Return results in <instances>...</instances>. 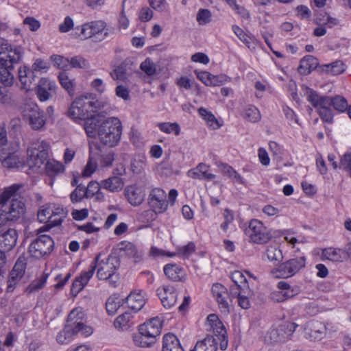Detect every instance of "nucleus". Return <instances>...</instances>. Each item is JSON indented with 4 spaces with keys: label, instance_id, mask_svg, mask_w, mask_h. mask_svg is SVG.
Masks as SVG:
<instances>
[{
    "label": "nucleus",
    "instance_id": "obj_1",
    "mask_svg": "<svg viewBox=\"0 0 351 351\" xmlns=\"http://www.w3.org/2000/svg\"><path fill=\"white\" fill-rule=\"evenodd\" d=\"M6 25L0 23V31ZM24 53L21 46H12L9 42L0 37V103L5 104L10 100V95L7 87L14 83V76L11 71L14 65L19 62Z\"/></svg>",
    "mask_w": 351,
    "mask_h": 351
},
{
    "label": "nucleus",
    "instance_id": "obj_2",
    "mask_svg": "<svg viewBox=\"0 0 351 351\" xmlns=\"http://www.w3.org/2000/svg\"><path fill=\"white\" fill-rule=\"evenodd\" d=\"M84 129L90 138H98L101 143L112 147L118 145L122 134V123L116 117L103 120L93 117L84 125Z\"/></svg>",
    "mask_w": 351,
    "mask_h": 351
},
{
    "label": "nucleus",
    "instance_id": "obj_3",
    "mask_svg": "<svg viewBox=\"0 0 351 351\" xmlns=\"http://www.w3.org/2000/svg\"><path fill=\"white\" fill-rule=\"evenodd\" d=\"M49 144L44 141L33 142L27 149L28 165L40 169L44 165L45 173L50 177H56L65 171L63 164L54 159H48Z\"/></svg>",
    "mask_w": 351,
    "mask_h": 351
},
{
    "label": "nucleus",
    "instance_id": "obj_4",
    "mask_svg": "<svg viewBox=\"0 0 351 351\" xmlns=\"http://www.w3.org/2000/svg\"><path fill=\"white\" fill-rule=\"evenodd\" d=\"M18 189L19 186L14 184L4 189L0 195V227L18 219L25 212L24 203L17 195Z\"/></svg>",
    "mask_w": 351,
    "mask_h": 351
},
{
    "label": "nucleus",
    "instance_id": "obj_5",
    "mask_svg": "<svg viewBox=\"0 0 351 351\" xmlns=\"http://www.w3.org/2000/svg\"><path fill=\"white\" fill-rule=\"evenodd\" d=\"M84 319L85 313L82 308L77 307L72 310L68 316L64 328L56 337L57 341L62 344L68 343L77 334L84 337L90 336L93 330L86 324Z\"/></svg>",
    "mask_w": 351,
    "mask_h": 351
},
{
    "label": "nucleus",
    "instance_id": "obj_6",
    "mask_svg": "<svg viewBox=\"0 0 351 351\" xmlns=\"http://www.w3.org/2000/svg\"><path fill=\"white\" fill-rule=\"evenodd\" d=\"M99 110L98 101L88 99L87 96L77 97L71 104L66 112L67 117L77 124H84L93 117Z\"/></svg>",
    "mask_w": 351,
    "mask_h": 351
},
{
    "label": "nucleus",
    "instance_id": "obj_7",
    "mask_svg": "<svg viewBox=\"0 0 351 351\" xmlns=\"http://www.w3.org/2000/svg\"><path fill=\"white\" fill-rule=\"evenodd\" d=\"M66 213L60 205L56 204H46L42 206L37 213L38 220L45 225L38 228V234L49 231L53 227L60 225Z\"/></svg>",
    "mask_w": 351,
    "mask_h": 351
},
{
    "label": "nucleus",
    "instance_id": "obj_8",
    "mask_svg": "<svg viewBox=\"0 0 351 351\" xmlns=\"http://www.w3.org/2000/svg\"><path fill=\"white\" fill-rule=\"evenodd\" d=\"M132 341L138 348H149L154 346V318H149L139 324L132 334Z\"/></svg>",
    "mask_w": 351,
    "mask_h": 351
},
{
    "label": "nucleus",
    "instance_id": "obj_9",
    "mask_svg": "<svg viewBox=\"0 0 351 351\" xmlns=\"http://www.w3.org/2000/svg\"><path fill=\"white\" fill-rule=\"evenodd\" d=\"M119 261L114 256H109L106 258H101L98 255L95 261V265L90 266L97 271V277L100 280H110L116 275L119 267Z\"/></svg>",
    "mask_w": 351,
    "mask_h": 351
},
{
    "label": "nucleus",
    "instance_id": "obj_10",
    "mask_svg": "<svg viewBox=\"0 0 351 351\" xmlns=\"http://www.w3.org/2000/svg\"><path fill=\"white\" fill-rule=\"evenodd\" d=\"M21 112L23 119L28 122L32 130H42L45 128L46 119L37 104L26 102L21 106Z\"/></svg>",
    "mask_w": 351,
    "mask_h": 351
},
{
    "label": "nucleus",
    "instance_id": "obj_11",
    "mask_svg": "<svg viewBox=\"0 0 351 351\" xmlns=\"http://www.w3.org/2000/svg\"><path fill=\"white\" fill-rule=\"evenodd\" d=\"M245 234L250 242L257 244H264L271 239V235L262 221L252 219L245 230Z\"/></svg>",
    "mask_w": 351,
    "mask_h": 351
},
{
    "label": "nucleus",
    "instance_id": "obj_12",
    "mask_svg": "<svg viewBox=\"0 0 351 351\" xmlns=\"http://www.w3.org/2000/svg\"><path fill=\"white\" fill-rule=\"evenodd\" d=\"M37 234V238L29 246L28 252L32 257L39 259L52 252L54 242L49 235L38 232Z\"/></svg>",
    "mask_w": 351,
    "mask_h": 351
},
{
    "label": "nucleus",
    "instance_id": "obj_13",
    "mask_svg": "<svg viewBox=\"0 0 351 351\" xmlns=\"http://www.w3.org/2000/svg\"><path fill=\"white\" fill-rule=\"evenodd\" d=\"M304 256L291 258L281 263L277 268L271 270V274L278 278H287L293 276L305 266Z\"/></svg>",
    "mask_w": 351,
    "mask_h": 351
},
{
    "label": "nucleus",
    "instance_id": "obj_14",
    "mask_svg": "<svg viewBox=\"0 0 351 351\" xmlns=\"http://www.w3.org/2000/svg\"><path fill=\"white\" fill-rule=\"evenodd\" d=\"M308 100L316 108L321 119L326 123H331L333 121V112L329 105L324 104L325 99L324 96L319 95L317 92L309 89L307 92Z\"/></svg>",
    "mask_w": 351,
    "mask_h": 351
},
{
    "label": "nucleus",
    "instance_id": "obj_15",
    "mask_svg": "<svg viewBox=\"0 0 351 351\" xmlns=\"http://www.w3.org/2000/svg\"><path fill=\"white\" fill-rule=\"evenodd\" d=\"M277 289L269 294V300L274 303H281L298 295L300 289L298 287H291L285 281H280L277 284Z\"/></svg>",
    "mask_w": 351,
    "mask_h": 351
},
{
    "label": "nucleus",
    "instance_id": "obj_16",
    "mask_svg": "<svg viewBox=\"0 0 351 351\" xmlns=\"http://www.w3.org/2000/svg\"><path fill=\"white\" fill-rule=\"evenodd\" d=\"M57 85L56 82L47 77L41 78L36 86V95L38 99L43 102L46 101L51 96V93L56 91Z\"/></svg>",
    "mask_w": 351,
    "mask_h": 351
},
{
    "label": "nucleus",
    "instance_id": "obj_17",
    "mask_svg": "<svg viewBox=\"0 0 351 351\" xmlns=\"http://www.w3.org/2000/svg\"><path fill=\"white\" fill-rule=\"evenodd\" d=\"M106 28V24L103 21H92L82 25L80 27V34L78 35L82 39L90 38L99 34L103 33Z\"/></svg>",
    "mask_w": 351,
    "mask_h": 351
},
{
    "label": "nucleus",
    "instance_id": "obj_18",
    "mask_svg": "<svg viewBox=\"0 0 351 351\" xmlns=\"http://www.w3.org/2000/svg\"><path fill=\"white\" fill-rule=\"evenodd\" d=\"M118 254L121 257L132 259L134 262H139L142 259V254L138 252L136 246L131 242L123 241L117 245Z\"/></svg>",
    "mask_w": 351,
    "mask_h": 351
},
{
    "label": "nucleus",
    "instance_id": "obj_19",
    "mask_svg": "<svg viewBox=\"0 0 351 351\" xmlns=\"http://www.w3.org/2000/svg\"><path fill=\"white\" fill-rule=\"evenodd\" d=\"M95 272V268L90 267L87 270L82 271L80 274L77 276L71 286V294L75 297L88 284Z\"/></svg>",
    "mask_w": 351,
    "mask_h": 351
},
{
    "label": "nucleus",
    "instance_id": "obj_20",
    "mask_svg": "<svg viewBox=\"0 0 351 351\" xmlns=\"http://www.w3.org/2000/svg\"><path fill=\"white\" fill-rule=\"evenodd\" d=\"M212 293L221 311L228 312L229 304L228 302V292L227 289L221 284L216 283L212 287Z\"/></svg>",
    "mask_w": 351,
    "mask_h": 351
},
{
    "label": "nucleus",
    "instance_id": "obj_21",
    "mask_svg": "<svg viewBox=\"0 0 351 351\" xmlns=\"http://www.w3.org/2000/svg\"><path fill=\"white\" fill-rule=\"evenodd\" d=\"M125 195L130 204L138 206L145 199V189L142 186L131 185L125 188Z\"/></svg>",
    "mask_w": 351,
    "mask_h": 351
},
{
    "label": "nucleus",
    "instance_id": "obj_22",
    "mask_svg": "<svg viewBox=\"0 0 351 351\" xmlns=\"http://www.w3.org/2000/svg\"><path fill=\"white\" fill-rule=\"evenodd\" d=\"M17 232L14 229H9L0 234V251H10L16 244Z\"/></svg>",
    "mask_w": 351,
    "mask_h": 351
},
{
    "label": "nucleus",
    "instance_id": "obj_23",
    "mask_svg": "<svg viewBox=\"0 0 351 351\" xmlns=\"http://www.w3.org/2000/svg\"><path fill=\"white\" fill-rule=\"evenodd\" d=\"M125 302L128 308L134 314L143 307L145 304V299L142 292L133 291L127 297Z\"/></svg>",
    "mask_w": 351,
    "mask_h": 351
},
{
    "label": "nucleus",
    "instance_id": "obj_24",
    "mask_svg": "<svg viewBox=\"0 0 351 351\" xmlns=\"http://www.w3.org/2000/svg\"><path fill=\"white\" fill-rule=\"evenodd\" d=\"M157 292L158 296L165 308H171L174 306L177 300V293L172 288L164 287L158 289Z\"/></svg>",
    "mask_w": 351,
    "mask_h": 351
},
{
    "label": "nucleus",
    "instance_id": "obj_25",
    "mask_svg": "<svg viewBox=\"0 0 351 351\" xmlns=\"http://www.w3.org/2000/svg\"><path fill=\"white\" fill-rule=\"evenodd\" d=\"M102 189L106 190L112 193L121 192L125 182L123 180L118 176H112L106 179L101 180Z\"/></svg>",
    "mask_w": 351,
    "mask_h": 351
},
{
    "label": "nucleus",
    "instance_id": "obj_26",
    "mask_svg": "<svg viewBox=\"0 0 351 351\" xmlns=\"http://www.w3.org/2000/svg\"><path fill=\"white\" fill-rule=\"evenodd\" d=\"M4 148L0 147V161L6 168H19L24 164L23 159L18 153L9 154L6 157L3 156Z\"/></svg>",
    "mask_w": 351,
    "mask_h": 351
},
{
    "label": "nucleus",
    "instance_id": "obj_27",
    "mask_svg": "<svg viewBox=\"0 0 351 351\" xmlns=\"http://www.w3.org/2000/svg\"><path fill=\"white\" fill-rule=\"evenodd\" d=\"M134 316L132 312L126 311L116 317L114 326L119 331H127L133 326Z\"/></svg>",
    "mask_w": 351,
    "mask_h": 351
},
{
    "label": "nucleus",
    "instance_id": "obj_28",
    "mask_svg": "<svg viewBox=\"0 0 351 351\" xmlns=\"http://www.w3.org/2000/svg\"><path fill=\"white\" fill-rule=\"evenodd\" d=\"M101 189V182L92 180L88 184L84 191L85 197L86 198L95 197L97 201H104L105 195Z\"/></svg>",
    "mask_w": 351,
    "mask_h": 351
},
{
    "label": "nucleus",
    "instance_id": "obj_29",
    "mask_svg": "<svg viewBox=\"0 0 351 351\" xmlns=\"http://www.w3.org/2000/svg\"><path fill=\"white\" fill-rule=\"evenodd\" d=\"M209 167L204 163H199L195 168L190 169L187 172L189 177L193 179H205L211 180L215 178V175L208 173Z\"/></svg>",
    "mask_w": 351,
    "mask_h": 351
},
{
    "label": "nucleus",
    "instance_id": "obj_30",
    "mask_svg": "<svg viewBox=\"0 0 351 351\" xmlns=\"http://www.w3.org/2000/svg\"><path fill=\"white\" fill-rule=\"evenodd\" d=\"M325 102L324 104L332 106L334 110L339 112H344L348 108V101L341 95H335L334 97L324 96Z\"/></svg>",
    "mask_w": 351,
    "mask_h": 351
},
{
    "label": "nucleus",
    "instance_id": "obj_31",
    "mask_svg": "<svg viewBox=\"0 0 351 351\" xmlns=\"http://www.w3.org/2000/svg\"><path fill=\"white\" fill-rule=\"evenodd\" d=\"M217 341L211 335H207L204 339L198 341L191 351H217Z\"/></svg>",
    "mask_w": 351,
    "mask_h": 351
},
{
    "label": "nucleus",
    "instance_id": "obj_32",
    "mask_svg": "<svg viewBox=\"0 0 351 351\" xmlns=\"http://www.w3.org/2000/svg\"><path fill=\"white\" fill-rule=\"evenodd\" d=\"M165 275L171 280L181 281L185 279V272L182 268L175 264H167L164 267Z\"/></svg>",
    "mask_w": 351,
    "mask_h": 351
},
{
    "label": "nucleus",
    "instance_id": "obj_33",
    "mask_svg": "<svg viewBox=\"0 0 351 351\" xmlns=\"http://www.w3.org/2000/svg\"><path fill=\"white\" fill-rule=\"evenodd\" d=\"M317 60L315 57L310 55L306 56L300 60L298 71L302 75H308L317 67Z\"/></svg>",
    "mask_w": 351,
    "mask_h": 351
},
{
    "label": "nucleus",
    "instance_id": "obj_34",
    "mask_svg": "<svg viewBox=\"0 0 351 351\" xmlns=\"http://www.w3.org/2000/svg\"><path fill=\"white\" fill-rule=\"evenodd\" d=\"M168 208L167 194L160 189H155V214L162 213Z\"/></svg>",
    "mask_w": 351,
    "mask_h": 351
},
{
    "label": "nucleus",
    "instance_id": "obj_35",
    "mask_svg": "<svg viewBox=\"0 0 351 351\" xmlns=\"http://www.w3.org/2000/svg\"><path fill=\"white\" fill-rule=\"evenodd\" d=\"M19 78L21 84V88L25 90H29L32 84L33 76L28 66L23 65L19 67Z\"/></svg>",
    "mask_w": 351,
    "mask_h": 351
},
{
    "label": "nucleus",
    "instance_id": "obj_36",
    "mask_svg": "<svg viewBox=\"0 0 351 351\" xmlns=\"http://www.w3.org/2000/svg\"><path fill=\"white\" fill-rule=\"evenodd\" d=\"M61 86L67 92L69 95H73L75 90V82L64 72H61L58 76Z\"/></svg>",
    "mask_w": 351,
    "mask_h": 351
},
{
    "label": "nucleus",
    "instance_id": "obj_37",
    "mask_svg": "<svg viewBox=\"0 0 351 351\" xmlns=\"http://www.w3.org/2000/svg\"><path fill=\"white\" fill-rule=\"evenodd\" d=\"M123 299L118 295L110 296L106 302V308L110 315H114L123 304Z\"/></svg>",
    "mask_w": 351,
    "mask_h": 351
},
{
    "label": "nucleus",
    "instance_id": "obj_38",
    "mask_svg": "<svg viewBox=\"0 0 351 351\" xmlns=\"http://www.w3.org/2000/svg\"><path fill=\"white\" fill-rule=\"evenodd\" d=\"M178 337L173 333H167L162 338V351H171L181 347Z\"/></svg>",
    "mask_w": 351,
    "mask_h": 351
},
{
    "label": "nucleus",
    "instance_id": "obj_39",
    "mask_svg": "<svg viewBox=\"0 0 351 351\" xmlns=\"http://www.w3.org/2000/svg\"><path fill=\"white\" fill-rule=\"evenodd\" d=\"M97 159L91 152L89 154L88 160L82 171V176L84 178H90L96 171L97 169Z\"/></svg>",
    "mask_w": 351,
    "mask_h": 351
},
{
    "label": "nucleus",
    "instance_id": "obj_40",
    "mask_svg": "<svg viewBox=\"0 0 351 351\" xmlns=\"http://www.w3.org/2000/svg\"><path fill=\"white\" fill-rule=\"evenodd\" d=\"M323 69L326 73L336 75H339L345 71L346 69V64L341 60H337L331 64L323 66Z\"/></svg>",
    "mask_w": 351,
    "mask_h": 351
},
{
    "label": "nucleus",
    "instance_id": "obj_41",
    "mask_svg": "<svg viewBox=\"0 0 351 351\" xmlns=\"http://www.w3.org/2000/svg\"><path fill=\"white\" fill-rule=\"evenodd\" d=\"M232 280L234 283V286L230 287V293L233 294V293L237 291H239V289L247 284L246 278L245 276L239 271H234L231 274Z\"/></svg>",
    "mask_w": 351,
    "mask_h": 351
},
{
    "label": "nucleus",
    "instance_id": "obj_42",
    "mask_svg": "<svg viewBox=\"0 0 351 351\" xmlns=\"http://www.w3.org/2000/svg\"><path fill=\"white\" fill-rule=\"evenodd\" d=\"M242 116L244 119L252 123L258 122L261 119V115L258 109L254 106H247L244 110Z\"/></svg>",
    "mask_w": 351,
    "mask_h": 351
},
{
    "label": "nucleus",
    "instance_id": "obj_43",
    "mask_svg": "<svg viewBox=\"0 0 351 351\" xmlns=\"http://www.w3.org/2000/svg\"><path fill=\"white\" fill-rule=\"evenodd\" d=\"M195 250V245L193 242H189L183 247L176 248V251L173 253H167L168 256H174L180 255L184 258H189Z\"/></svg>",
    "mask_w": 351,
    "mask_h": 351
},
{
    "label": "nucleus",
    "instance_id": "obj_44",
    "mask_svg": "<svg viewBox=\"0 0 351 351\" xmlns=\"http://www.w3.org/2000/svg\"><path fill=\"white\" fill-rule=\"evenodd\" d=\"M266 254L269 261L274 264L281 262L283 259L282 251L276 246H269L266 250Z\"/></svg>",
    "mask_w": 351,
    "mask_h": 351
},
{
    "label": "nucleus",
    "instance_id": "obj_45",
    "mask_svg": "<svg viewBox=\"0 0 351 351\" xmlns=\"http://www.w3.org/2000/svg\"><path fill=\"white\" fill-rule=\"evenodd\" d=\"M198 112L210 127L213 129L219 128L220 124L219 123L215 117L210 112H208L206 109L202 107L199 108Z\"/></svg>",
    "mask_w": 351,
    "mask_h": 351
},
{
    "label": "nucleus",
    "instance_id": "obj_46",
    "mask_svg": "<svg viewBox=\"0 0 351 351\" xmlns=\"http://www.w3.org/2000/svg\"><path fill=\"white\" fill-rule=\"evenodd\" d=\"M306 335L311 340H320L325 335V327L321 324L313 325L309 328Z\"/></svg>",
    "mask_w": 351,
    "mask_h": 351
},
{
    "label": "nucleus",
    "instance_id": "obj_47",
    "mask_svg": "<svg viewBox=\"0 0 351 351\" xmlns=\"http://www.w3.org/2000/svg\"><path fill=\"white\" fill-rule=\"evenodd\" d=\"M50 60L54 66L56 68L68 71L69 59L60 55L53 54L51 56Z\"/></svg>",
    "mask_w": 351,
    "mask_h": 351
},
{
    "label": "nucleus",
    "instance_id": "obj_48",
    "mask_svg": "<svg viewBox=\"0 0 351 351\" xmlns=\"http://www.w3.org/2000/svg\"><path fill=\"white\" fill-rule=\"evenodd\" d=\"M158 127L162 132L166 134L173 133L176 136H178L180 134V127L177 123H159Z\"/></svg>",
    "mask_w": 351,
    "mask_h": 351
},
{
    "label": "nucleus",
    "instance_id": "obj_49",
    "mask_svg": "<svg viewBox=\"0 0 351 351\" xmlns=\"http://www.w3.org/2000/svg\"><path fill=\"white\" fill-rule=\"evenodd\" d=\"M89 63L87 60L80 56H76L69 59V70L71 69H87Z\"/></svg>",
    "mask_w": 351,
    "mask_h": 351
},
{
    "label": "nucleus",
    "instance_id": "obj_50",
    "mask_svg": "<svg viewBox=\"0 0 351 351\" xmlns=\"http://www.w3.org/2000/svg\"><path fill=\"white\" fill-rule=\"evenodd\" d=\"M140 69L145 73V77L147 78L148 82L151 83L154 75V62L152 60L149 58H147L141 64Z\"/></svg>",
    "mask_w": 351,
    "mask_h": 351
},
{
    "label": "nucleus",
    "instance_id": "obj_51",
    "mask_svg": "<svg viewBox=\"0 0 351 351\" xmlns=\"http://www.w3.org/2000/svg\"><path fill=\"white\" fill-rule=\"evenodd\" d=\"M25 270V264L22 262H16L10 274V279L19 282L24 275Z\"/></svg>",
    "mask_w": 351,
    "mask_h": 351
},
{
    "label": "nucleus",
    "instance_id": "obj_52",
    "mask_svg": "<svg viewBox=\"0 0 351 351\" xmlns=\"http://www.w3.org/2000/svg\"><path fill=\"white\" fill-rule=\"evenodd\" d=\"M340 250H337L332 247L325 248L322 250V257L332 261H341V255L340 254Z\"/></svg>",
    "mask_w": 351,
    "mask_h": 351
},
{
    "label": "nucleus",
    "instance_id": "obj_53",
    "mask_svg": "<svg viewBox=\"0 0 351 351\" xmlns=\"http://www.w3.org/2000/svg\"><path fill=\"white\" fill-rule=\"evenodd\" d=\"M47 277H41L33 280L25 289L28 294L34 293L42 289L47 282Z\"/></svg>",
    "mask_w": 351,
    "mask_h": 351
},
{
    "label": "nucleus",
    "instance_id": "obj_54",
    "mask_svg": "<svg viewBox=\"0 0 351 351\" xmlns=\"http://www.w3.org/2000/svg\"><path fill=\"white\" fill-rule=\"evenodd\" d=\"M168 60H160L157 65H155V77L158 75V77H165L167 78L168 77Z\"/></svg>",
    "mask_w": 351,
    "mask_h": 351
},
{
    "label": "nucleus",
    "instance_id": "obj_55",
    "mask_svg": "<svg viewBox=\"0 0 351 351\" xmlns=\"http://www.w3.org/2000/svg\"><path fill=\"white\" fill-rule=\"evenodd\" d=\"M315 23L317 25H325L329 28H332L339 23V21L336 18H333L326 14L323 18L317 16L315 19Z\"/></svg>",
    "mask_w": 351,
    "mask_h": 351
},
{
    "label": "nucleus",
    "instance_id": "obj_56",
    "mask_svg": "<svg viewBox=\"0 0 351 351\" xmlns=\"http://www.w3.org/2000/svg\"><path fill=\"white\" fill-rule=\"evenodd\" d=\"M32 70L34 72L45 73L49 69V64L40 58L36 59L32 64Z\"/></svg>",
    "mask_w": 351,
    "mask_h": 351
},
{
    "label": "nucleus",
    "instance_id": "obj_57",
    "mask_svg": "<svg viewBox=\"0 0 351 351\" xmlns=\"http://www.w3.org/2000/svg\"><path fill=\"white\" fill-rule=\"evenodd\" d=\"M280 341H281V337L276 328H270L265 336V341L268 344H273Z\"/></svg>",
    "mask_w": 351,
    "mask_h": 351
},
{
    "label": "nucleus",
    "instance_id": "obj_58",
    "mask_svg": "<svg viewBox=\"0 0 351 351\" xmlns=\"http://www.w3.org/2000/svg\"><path fill=\"white\" fill-rule=\"evenodd\" d=\"M232 30L237 37L246 45L248 48H251V38L244 32V31L237 25L232 26Z\"/></svg>",
    "mask_w": 351,
    "mask_h": 351
},
{
    "label": "nucleus",
    "instance_id": "obj_59",
    "mask_svg": "<svg viewBox=\"0 0 351 351\" xmlns=\"http://www.w3.org/2000/svg\"><path fill=\"white\" fill-rule=\"evenodd\" d=\"M90 88L99 94H103L106 91V85L104 80L101 78L94 79L90 84Z\"/></svg>",
    "mask_w": 351,
    "mask_h": 351
},
{
    "label": "nucleus",
    "instance_id": "obj_60",
    "mask_svg": "<svg viewBox=\"0 0 351 351\" xmlns=\"http://www.w3.org/2000/svg\"><path fill=\"white\" fill-rule=\"evenodd\" d=\"M211 13L208 10L201 9L197 14V21L199 25H205L210 21Z\"/></svg>",
    "mask_w": 351,
    "mask_h": 351
},
{
    "label": "nucleus",
    "instance_id": "obj_61",
    "mask_svg": "<svg viewBox=\"0 0 351 351\" xmlns=\"http://www.w3.org/2000/svg\"><path fill=\"white\" fill-rule=\"evenodd\" d=\"M74 22L71 17L67 16L62 23L59 25L58 29L61 33H66L73 29Z\"/></svg>",
    "mask_w": 351,
    "mask_h": 351
},
{
    "label": "nucleus",
    "instance_id": "obj_62",
    "mask_svg": "<svg viewBox=\"0 0 351 351\" xmlns=\"http://www.w3.org/2000/svg\"><path fill=\"white\" fill-rule=\"evenodd\" d=\"M114 160V154L113 152H109L108 154H103L100 158L99 164L101 167H109L112 165Z\"/></svg>",
    "mask_w": 351,
    "mask_h": 351
},
{
    "label": "nucleus",
    "instance_id": "obj_63",
    "mask_svg": "<svg viewBox=\"0 0 351 351\" xmlns=\"http://www.w3.org/2000/svg\"><path fill=\"white\" fill-rule=\"evenodd\" d=\"M23 24L27 25L29 30L32 32H36L40 27V21L31 16L26 17L23 20Z\"/></svg>",
    "mask_w": 351,
    "mask_h": 351
},
{
    "label": "nucleus",
    "instance_id": "obj_64",
    "mask_svg": "<svg viewBox=\"0 0 351 351\" xmlns=\"http://www.w3.org/2000/svg\"><path fill=\"white\" fill-rule=\"evenodd\" d=\"M339 167L348 171L351 176V153H346L342 156Z\"/></svg>",
    "mask_w": 351,
    "mask_h": 351
}]
</instances>
